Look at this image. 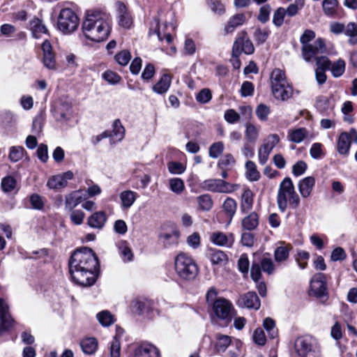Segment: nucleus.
<instances>
[{
	"label": "nucleus",
	"mask_w": 357,
	"mask_h": 357,
	"mask_svg": "<svg viewBox=\"0 0 357 357\" xmlns=\"http://www.w3.org/2000/svg\"><path fill=\"white\" fill-rule=\"evenodd\" d=\"M99 262L94 252L88 248L78 249L69 260V272L73 281L82 287H91L96 281Z\"/></svg>",
	"instance_id": "nucleus-1"
},
{
	"label": "nucleus",
	"mask_w": 357,
	"mask_h": 357,
	"mask_svg": "<svg viewBox=\"0 0 357 357\" xmlns=\"http://www.w3.org/2000/svg\"><path fill=\"white\" fill-rule=\"evenodd\" d=\"M111 22L109 14L100 10H91L88 12L82 24L84 34L92 41H103L109 34Z\"/></svg>",
	"instance_id": "nucleus-2"
},
{
	"label": "nucleus",
	"mask_w": 357,
	"mask_h": 357,
	"mask_svg": "<svg viewBox=\"0 0 357 357\" xmlns=\"http://www.w3.org/2000/svg\"><path fill=\"white\" fill-rule=\"evenodd\" d=\"M277 204L280 212L284 213L288 205L293 209L300 206L301 198L296 192L291 178L285 177L280 183L277 194Z\"/></svg>",
	"instance_id": "nucleus-3"
},
{
	"label": "nucleus",
	"mask_w": 357,
	"mask_h": 357,
	"mask_svg": "<svg viewBox=\"0 0 357 357\" xmlns=\"http://www.w3.org/2000/svg\"><path fill=\"white\" fill-rule=\"evenodd\" d=\"M177 275L184 280L190 281L197 277L199 268L195 260L184 252L179 253L174 260Z\"/></svg>",
	"instance_id": "nucleus-4"
},
{
	"label": "nucleus",
	"mask_w": 357,
	"mask_h": 357,
	"mask_svg": "<svg viewBox=\"0 0 357 357\" xmlns=\"http://www.w3.org/2000/svg\"><path fill=\"white\" fill-rule=\"evenodd\" d=\"M295 350L300 357H320L321 349L317 340L312 337L303 336L296 339Z\"/></svg>",
	"instance_id": "nucleus-5"
},
{
	"label": "nucleus",
	"mask_w": 357,
	"mask_h": 357,
	"mask_svg": "<svg viewBox=\"0 0 357 357\" xmlns=\"http://www.w3.org/2000/svg\"><path fill=\"white\" fill-rule=\"evenodd\" d=\"M79 25V18L70 8H63L59 13L57 27L63 33L68 34L75 31Z\"/></svg>",
	"instance_id": "nucleus-6"
},
{
	"label": "nucleus",
	"mask_w": 357,
	"mask_h": 357,
	"mask_svg": "<svg viewBox=\"0 0 357 357\" xmlns=\"http://www.w3.org/2000/svg\"><path fill=\"white\" fill-rule=\"evenodd\" d=\"M201 188L212 192L230 194L237 190L239 185L220 178H209L201 183Z\"/></svg>",
	"instance_id": "nucleus-7"
},
{
	"label": "nucleus",
	"mask_w": 357,
	"mask_h": 357,
	"mask_svg": "<svg viewBox=\"0 0 357 357\" xmlns=\"http://www.w3.org/2000/svg\"><path fill=\"white\" fill-rule=\"evenodd\" d=\"M261 271L268 275H273L275 271V266L271 258L263 256L259 261H252L250 275L251 278L257 282L262 278Z\"/></svg>",
	"instance_id": "nucleus-8"
},
{
	"label": "nucleus",
	"mask_w": 357,
	"mask_h": 357,
	"mask_svg": "<svg viewBox=\"0 0 357 357\" xmlns=\"http://www.w3.org/2000/svg\"><path fill=\"white\" fill-rule=\"evenodd\" d=\"M215 315L220 319L230 323L235 313L232 303L224 298H218L212 306Z\"/></svg>",
	"instance_id": "nucleus-9"
},
{
	"label": "nucleus",
	"mask_w": 357,
	"mask_h": 357,
	"mask_svg": "<svg viewBox=\"0 0 357 357\" xmlns=\"http://www.w3.org/2000/svg\"><path fill=\"white\" fill-rule=\"evenodd\" d=\"M351 142L357 144V130L351 128L349 132L340 134L337 141V151L339 154L347 156L351 146Z\"/></svg>",
	"instance_id": "nucleus-10"
},
{
	"label": "nucleus",
	"mask_w": 357,
	"mask_h": 357,
	"mask_svg": "<svg viewBox=\"0 0 357 357\" xmlns=\"http://www.w3.org/2000/svg\"><path fill=\"white\" fill-rule=\"evenodd\" d=\"M280 138L278 135H270L258 151L259 162L264 165L266 163L269 155L273 148L279 143Z\"/></svg>",
	"instance_id": "nucleus-11"
},
{
	"label": "nucleus",
	"mask_w": 357,
	"mask_h": 357,
	"mask_svg": "<svg viewBox=\"0 0 357 357\" xmlns=\"http://www.w3.org/2000/svg\"><path fill=\"white\" fill-rule=\"evenodd\" d=\"M14 322L9 311L8 304L3 298H0V335L8 331L13 326Z\"/></svg>",
	"instance_id": "nucleus-12"
},
{
	"label": "nucleus",
	"mask_w": 357,
	"mask_h": 357,
	"mask_svg": "<svg viewBox=\"0 0 357 357\" xmlns=\"http://www.w3.org/2000/svg\"><path fill=\"white\" fill-rule=\"evenodd\" d=\"M310 290L317 297H321L326 294V278L324 273H316L310 281Z\"/></svg>",
	"instance_id": "nucleus-13"
},
{
	"label": "nucleus",
	"mask_w": 357,
	"mask_h": 357,
	"mask_svg": "<svg viewBox=\"0 0 357 357\" xmlns=\"http://www.w3.org/2000/svg\"><path fill=\"white\" fill-rule=\"evenodd\" d=\"M241 307L258 310L261 306L260 300L255 291H248L239 296L236 301Z\"/></svg>",
	"instance_id": "nucleus-14"
},
{
	"label": "nucleus",
	"mask_w": 357,
	"mask_h": 357,
	"mask_svg": "<svg viewBox=\"0 0 357 357\" xmlns=\"http://www.w3.org/2000/svg\"><path fill=\"white\" fill-rule=\"evenodd\" d=\"M325 47V44L322 38H318L314 45L310 44L308 45L302 46V55L303 58L306 61H310L317 54H319V50Z\"/></svg>",
	"instance_id": "nucleus-15"
},
{
	"label": "nucleus",
	"mask_w": 357,
	"mask_h": 357,
	"mask_svg": "<svg viewBox=\"0 0 357 357\" xmlns=\"http://www.w3.org/2000/svg\"><path fill=\"white\" fill-rule=\"evenodd\" d=\"M210 239L215 245L222 247L230 248L234 243V236L232 234H225L220 231L213 233Z\"/></svg>",
	"instance_id": "nucleus-16"
},
{
	"label": "nucleus",
	"mask_w": 357,
	"mask_h": 357,
	"mask_svg": "<svg viewBox=\"0 0 357 357\" xmlns=\"http://www.w3.org/2000/svg\"><path fill=\"white\" fill-rule=\"evenodd\" d=\"M315 185V178L313 176H307L299 181L298 183V191L303 199L309 197Z\"/></svg>",
	"instance_id": "nucleus-17"
},
{
	"label": "nucleus",
	"mask_w": 357,
	"mask_h": 357,
	"mask_svg": "<svg viewBox=\"0 0 357 357\" xmlns=\"http://www.w3.org/2000/svg\"><path fill=\"white\" fill-rule=\"evenodd\" d=\"M134 357H160V351L153 344H142L135 349Z\"/></svg>",
	"instance_id": "nucleus-18"
},
{
	"label": "nucleus",
	"mask_w": 357,
	"mask_h": 357,
	"mask_svg": "<svg viewBox=\"0 0 357 357\" xmlns=\"http://www.w3.org/2000/svg\"><path fill=\"white\" fill-rule=\"evenodd\" d=\"M167 28V24L165 23L162 26H160L159 20L158 19H154V21L151 24L150 28V34L154 29V33L157 34L158 39L160 40H163L164 39H165L167 43H170L172 40V37L170 33H167L166 31Z\"/></svg>",
	"instance_id": "nucleus-19"
},
{
	"label": "nucleus",
	"mask_w": 357,
	"mask_h": 357,
	"mask_svg": "<svg viewBox=\"0 0 357 357\" xmlns=\"http://www.w3.org/2000/svg\"><path fill=\"white\" fill-rule=\"evenodd\" d=\"M245 16L244 14L238 13L231 16L225 26V34L231 33L235 29L244 24Z\"/></svg>",
	"instance_id": "nucleus-20"
},
{
	"label": "nucleus",
	"mask_w": 357,
	"mask_h": 357,
	"mask_svg": "<svg viewBox=\"0 0 357 357\" xmlns=\"http://www.w3.org/2000/svg\"><path fill=\"white\" fill-rule=\"evenodd\" d=\"M275 91V88L272 89V93L275 98L282 101L287 100L293 95V88L289 84H284L279 86Z\"/></svg>",
	"instance_id": "nucleus-21"
},
{
	"label": "nucleus",
	"mask_w": 357,
	"mask_h": 357,
	"mask_svg": "<svg viewBox=\"0 0 357 357\" xmlns=\"http://www.w3.org/2000/svg\"><path fill=\"white\" fill-rule=\"evenodd\" d=\"M107 221V216L104 211L93 213L88 218V225L94 229H102Z\"/></svg>",
	"instance_id": "nucleus-22"
},
{
	"label": "nucleus",
	"mask_w": 357,
	"mask_h": 357,
	"mask_svg": "<svg viewBox=\"0 0 357 357\" xmlns=\"http://www.w3.org/2000/svg\"><path fill=\"white\" fill-rule=\"evenodd\" d=\"M84 199L79 191H73L67 195L65 198V208L68 211H73Z\"/></svg>",
	"instance_id": "nucleus-23"
},
{
	"label": "nucleus",
	"mask_w": 357,
	"mask_h": 357,
	"mask_svg": "<svg viewBox=\"0 0 357 357\" xmlns=\"http://www.w3.org/2000/svg\"><path fill=\"white\" fill-rule=\"evenodd\" d=\"M119 197L121 202L122 208L127 209L133 205L138 197V195L132 190H128L121 192L119 195Z\"/></svg>",
	"instance_id": "nucleus-24"
},
{
	"label": "nucleus",
	"mask_w": 357,
	"mask_h": 357,
	"mask_svg": "<svg viewBox=\"0 0 357 357\" xmlns=\"http://www.w3.org/2000/svg\"><path fill=\"white\" fill-rule=\"evenodd\" d=\"M171 77L167 74H164L161 76L158 82L153 86V91L158 94H163L166 93L171 85Z\"/></svg>",
	"instance_id": "nucleus-25"
},
{
	"label": "nucleus",
	"mask_w": 357,
	"mask_h": 357,
	"mask_svg": "<svg viewBox=\"0 0 357 357\" xmlns=\"http://www.w3.org/2000/svg\"><path fill=\"white\" fill-rule=\"evenodd\" d=\"M109 136L112 140L115 142H120L123 139L125 135V128L122 126L119 119H116L112 124V130L109 131Z\"/></svg>",
	"instance_id": "nucleus-26"
},
{
	"label": "nucleus",
	"mask_w": 357,
	"mask_h": 357,
	"mask_svg": "<svg viewBox=\"0 0 357 357\" xmlns=\"http://www.w3.org/2000/svg\"><path fill=\"white\" fill-rule=\"evenodd\" d=\"M271 88L278 87L279 86H282L284 84H289L285 76V73L284 71L279 68L274 69L271 74Z\"/></svg>",
	"instance_id": "nucleus-27"
},
{
	"label": "nucleus",
	"mask_w": 357,
	"mask_h": 357,
	"mask_svg": "<svg viewBox=\"0 0 357 357\" xmlns=\"http://www.w3.org/2000/svg\"><path fill=\"white\" fill-rule=\"evenodd\" d=\"M30 30L35 38H39L43 33H47V29L43 24L42 20L37 17H34L29 23Z\"/></svg>",
	"instance_id": "nucleus-28"
},
{
	"label": "nucleus",
	"mask_w": 357,
	"mask_h": 357,
	"mask_svg": "<svg viewBox=\"0 0 357 357\" xmlns=\"http://www.w3.org/2000/svg\"><path fill=\"white\" fill-rule=\"evenodd\" d=\"M118 11L119 25L126 29L130 28L132 22L124 3H119Z\"/></svg>",
	"instance_id": "nucleus-29"
},
{
	"label": "nucleus",
	"mask_w": 357,
	"mask_h": 357,
	"mask_svg": "<svg viewBox=\"0 0 357 357\" xmlns=\"http://www.w3.org/2000/svg\"><path fill=\"white\" fill-rule=\"evenodd\" d=\"M209 259L213 265H225L227 261V255L222 250L211 249L209 250Z\"/></svg>",
	"instance_id": "nucleus-30"
},
{
	"label": "nucleus",
	"mask_w": 357,
	"mask_h": 357,
	"mask_svg": "<svg viewBox=\"0 0 357 357\" xmlns=\"http://www.w3.org/2000/svg\"><path fill=\"white\" fill-rule=\"evenodd\" d=\"M242 227L245 230L252 231L259 225V215L256 212H252L245 217L241 222Z\"/></svg>",
	"instance_id": "nucleus-31"
},
{
	"label": "nucleus",
	"mask_w": 357,
	"mask_h": 357,
	"mask_svg": "<svg viewBox=\"0 0 357 357\" xmlns=\"http://www.w3.org/2000/svg\"><path fill=\"white\" fill-rule=\"evenodd\" d=\"M291 249L290 245H286L282 243L274 252V258L276 262L280 263L286 261L289 255V251Z\"/></svg>",
	"instance_id": "nucleus-32"
},
{
	"label": "nucleus",
	"mask_w": 357,
	"mask_h": 357,
	"mask_svg": "<svg viewBox=\"0 0 357 357\" xmlns=\"http://www.w3.org/2000/svg\"><path fill=\"white\" fill-rule=\"evenodd\" d=\"M307 130L305 128L290 130L288 132V139L294 143H301L307 137Z\"/></svg>",
	"instance_id": "nucleus-33"
},
{
	"label": "nucleus",
	"mask_w": 357,
	"mask_h": 357,
	"mask_svg": "<svg viewBox=\"0 0 357 357\" xmlns=\"http://www.w3.org/2000/svg\"><path fill=\"white\" fill-rule=\"evenodd\" d=\"M82 351L86 354H93L98 348V341L94 337H87L80 342Z\"/></svg>",
	"instance_id": "nucleus-34"
},
{
	"label": "nucleus",
	"mask_w": 357,
	"mask_h": 357,
	"mask_svg": "<svg viewBox=\"0 0 357 357\" xmlns=\"http://www.w3.org/2000/svg\"><path fill=\"white\" fill-rule=\"evenodd\" d=\"M231 337L229 335L217 334L215 349L218 352H225L227 347L231 344Z\"/></svg>",
	"instance_id": "nucleus-35"
},
{
	"label": "nucleus",
	"mask_w": 357,
	"mask_h": 357,
	"mask_svg": "<svg viewBox=\"0 0 357 357\" xmlns=\"http://www.w3.org/2000/svg\"><path fill=\"white\" fill-rule=\"evenodd\" d=\"M246 178L251 181H257L260 178V173L257 169L255 163L248 160L245 163Z\"/></svg>",
	"instance_id": "nucleus-36"
},
{
	"label": "nucleus",
	"mask_w": 357,
	"mask_h": 357,
	"mask_svg": "<svg viewBox=\"0 0 357 357\" xmlns=\"http://www.w3.org/2000/svg\"><path fill=\"white\" fill-rule=\"evenodd\" d=\"M253 204V195L250 190H246L244 191L242 195V200L241 204V209L243 213H247L249 211Z\"/></svg>",
	"instance_id": "nucleus-37"
},
{
	"label": "nucleus",
	"mask_w": 357,
	"mask_h": 357,
	"mask_svg": "<svg viewBox=\"0 0 357 357\" xmlns=\"http://www.w3.org/2000/svg\"><path fill=\"white\" fill-rule=\"evenodd\" d=\"M197 202L199 208L203 211H208L213 207V200L211 196L208 194L200 195L197 197Z\"/></svg>",
	"instance_id": "nucleus-38"
},
{
	"label": "nucleus",
	"mask_w": 357,
	"mask_h": 357,
	"mask_svg": "<svg viewBox=\"0 0 357 357\" xmlns=\"http://www.w3.org/2000/svg\"><path fill=\"white\" fill-rule=\"evenodd\" d=\"M344 34L349 37V43L354 45L357 44V24L349 22L345 26Z\"/></svg>",
	"instance_id": "nucleus-39"
},
{
	"label": "nucleus",
	"mask_w": 357,
	"mask_h": 357,
	"mask_svg": "<svg viewBox=\"0 0 357 357\" xmlns=\"http://www.w3.org/2000/svg\"><path fill=\"white\" fill-rule=\"evenodd\" d=\"M222 208H223L224 211L230 218V220H231V218L235 215L236 211V208H237L236 202L231 197H227L223 202Z\"/></svg>",
	"instance_id": "nucleus-40"
},
{
	"label": "nucleus",
	"mask_w": 357,
	"mask_h": 357,
	"mask_svg": "<svg viewBox=\"0 0 357 357\" xmlns=\"http://www.w3.org/2000/svg\"><path fill=\"white\" fill-rule=\"evenodd\" d=\"M119 254L124 261H130L133 259V253L126 241H121L119 246Z\"/></svg>",
	"instance_id": "nucleus-41"
},
{
	"label": "nucleus",
	"mask_w": 357,
	"mask_h": 357,
	"mask_svg": "<svg viewBox=\"0 0 357 357\" xmlns=\"http://www.w3.org/2000/svg\"><path fill=\"white\" fill-rule=\"evenodd\" d=\"M345 66V61L343 59H340L333 63H331V68L329 70H331L332 75L335 77H339L344 73Z\"/></svg>",
	"instance_id": "nucleus-42"
},
{
	"label": "nucleus",
	"mask_w": 357,
	"mask_h": 357,
	"mask_svg": "<svg viewBox=\"0 0 357 357\" xmlns=\"http://www.w3.org/2000/svg\"><path fill=\"white\" fill-rule=\"evenodd\" d=\"M211 10L216 15H222L225 13V6L220 0H206Z\"/></svg>",
	"instance_id": "nucleus-43"
},
{
	"label": "nucleus",
	"mask_w": 357,
	"mask_h": 357,
	"mask_svg": "<svg viewBox=\"0 0 357 357\" xmlns=\"http://www.w3.org/2000/svg\"><path fill=\"white\" fill-rule=\"evenodd\" d=\"M100 324L103 326H109L114 323L112 314L107 310H103L96 315Z\"/></svg>",
	"instance_id": "nucleus-44"
},
{
	"label": "nucleus",
	"mask_w": 357,
	"mask_h": 357,
	"mask_svg": "<svg viewBox=\"0 0 357 357\" xmlns=\"http://www.w3.org/2000/svg\"><path fill=\"white\" fill-rule=\"evenodd\" d=\"M148 307L149 304L147 301L138 299L134 300L130 305L132 312L137 314H143Z\"/></svg>",
	"instance_id": "nucleus-45"
},
{
	"label": "nucleus",
	"mask_w": 357,
	"mask_h": 357,
	"mask_svg": "<svg viewBox=\"0 0 357 357\" xmlns=\"http://www.w3.org/2000/svg\"><path fill=\"white\" fill-rule=\"evenodd\" d=\"M337 3V0H324L322 7L324 13L328 16L333 15L336 12Z\"/></svg>",
	"instance_id": "nucleus-46"
},
{
	"label": "nucleus",
	"mask_w": 357,
	"mask_h": 357,
	"mask_svg": "<svg viewBox=\"0 0 357 357\" xmlns=\"http://www.w3.org/2000/svg\"><path fill=\"white\" fill-rule=\"evenodd\" d=\"M169 185L170 190L176 194L181 193L185 188L183 181L179 178L169 179Z\"/></svg>",
	"instance_id": "nucleus-47"
},
{
	"label": "nucleus",
	"mask_w": 357,
	"mask_h": 357,
	"mask_svg": "<svg viewBox=\"0 0 357 357\" xmlns=\"http://www.w3.org/2000/svg\"><path fill=\"white\" fill-rule=\"evenodd\" d=\"M256 115L257 118L261 121L268 120V116L271 113V109L268 106L264 104H259L256 108Z\"/></svg>",
	"instance_id": "nucleus-48"
},
{
	"label": "nucleus",
	"mask_w": 357,
	"mask_h": 357,
	"mask_svg": "<svg viewBox=\"0 0 357 357\" xmlns=\"http://www.w3.org/2000/svg\"><path fill=\"white\" fill-rule=\"evenodd\" d=\"M297 3H291L286 9L284 12L289 17H294L296 15L298 11L303 7L304 0H296Z\"/></svg>",
	"instance_id": "nucleus-49"
},
{
	"label": "nucleus",
	"mask_w": 357,
	"mask_h": 357,
	"mask_svg": "<svg viewBox=\"0 0 357 357\" xmlns=\"http://www.w3.org/2000/svg\"><path fill=\"white\" fill-rule=\"evenodd\" d=\"M245 137L246 139L252 143H255L258 137L259 131L258 129L251 123H246L245 125Z\"/></svg>",
	"instance_id": "nucleus-50"
},
{
	"label": "nucleus",
	"mask_w": 357,
	"mask_h": 357,
	"mask_svg": "<svg viewBox=\"0 0 357 357\" xmlns=\"http://www.w3.org/2000/svg\"><path fill=\"white\" fill-rule=\"evenodd\" d=\"M224 144L222 142H218L212 144L209 147V156L212 158H218L224 151Z\"/></svg>",
	"instance_id": "nucleus-51"
},
{
	"label": "nucleus",
	"mask_w": 357,
	"mask_h": 357,
	"mask_svg": "<svg viewBox=\"0 0 357 357\" xmlns=\"http://www.w3.org/2000/svg\"><path fill=\"white\" fill-rule=\"evenodd\" d=\"M47 185L50 189L57 190L66 187L62 178L59 174L52 176L49 178Z\"/></svg>",
	"instance_id": "nucleus-52"
},
{
	"label": "nucleus",
	"mask_w": 357,
	"mask_h": 357,
	"mask_svg": "<svg viewBox=\"0 0 357 357\" xmlns=\"http://www.w3.org/2000/svg\"><path fill=\"white\" fill-rule=\"evenodd\" d=\"M179 235L176 231H172L168 234H163L160 236L165 245H170L178 242Z\"/></svg>",
	"instance_id": "nucleus-53"
},
{
	"label": "nucleus",
	"mask_w": 357,
	"mask_h": 357,
	"mask_svg": "<svg viewBox=\"0 0 357 357\" xmlns=\"http://www.w3.org/2000/svg\"><path fill=\"white\" fill-rule=\"evenodd\" d=\"M310 259V254L305 250H299L296 256V261L301 269L307 267V261Z\"/></svg>",
	"instance_id": "nucleus-54"
},
{
	"label": "nucleus",
	"mask_w": 357,
	"mask_h": 357,
	"mask_svg": "<svg viewBox=\"0 0 357 357\" xmlns=\"http://www.w3.org/2000/svg\"><path fill=\"white\" fill-rule=\"evenodd\" d=\"M285 15L284 8L282 7H280L275 10L273 16V23L274 25L277 27H280L284 23Z\"/></svg>",
	"instance_id": "nucleus-55"
},
{
	"label": "nucleus",
	"mask_w": 357,
	"mask_h": 357,
	"mask_svg": "<svg viewBox=\"0 0 357 357\" xmlns=\"http://www.w3.org/2000/svg\"><path fill=\"white\" fill-rule=\"evenodd\" d=\"M116 61L121 66H126L131 59V54L128 50H122L115 55Z\"/></svg>",
	"instance_id": "nucleus-56"
},
{
	"label": "nucleus",
	"mask_w": 357,
	"mask_h": 357,
	"mask_svg": "<svg viewBox=\"0 0 357 357\" xmlns=\"http://www.w3.org/2000/svg\"><path fill=\"white\" fill-rule=\"evenodd\" d=\"M211 98V91L206 88L202 89L196 96V100L201 104L208 103Z\"/></svg>",
	"instance_id": "nucleus-57"
},
{
	"label": "nucleus",
	"mask_w": 357,
	"mask_h": 357,
	"mask_svg": "<svg viewBox=\"0 0 357 357\" xmlns=\"http://www.w3.org/2000/svg\"><path fill=\"white\" fill-rule=\"evenodd\" d=\"M16 180L10 176H6L2 179L1 187L5 192H11L16 187Z\"/></svg>",
	"instance_id": "nucleus-58"
},
{
	"label": "nucleus",
	"mask_w": 357,
	"mask_h": 357,
	"mask_svg": "<svg viewBox=\"0 0 357 357\" xmlns=\"http://www.w3.org/2000/svg\"><path fill=\"white\" fill-rule=\"evenodd\" d=\"M24 148L22 146H12L10 149L9 158L13 162H17L22 158Z\"/></svg>",
	"instance_id": "nucleus-59"
},
{
	"label": "nucleus",
	"mask_w": 357,
	"mask_h": 357,
	"mask_svg": "<svg viewBox=\"0 0 357 357\" xmlns=\"http://www.w3.org/2000/svg\"><path fill=\"white\" fill-rule=\"evenodd\" d=\"M264 327L268 332L271 338H274L277 335L275 321L271 318H266L264 321Z\"/></svg>",
	"instance_id": "nucleus-60"
},
{
	"label": "nucleus",
	"mask_w": 357,
	"mask_h": 357,
	"mask_svg": "<svg viewBox=\"0 0 357 357\" xmlns=\"http://www.w3.org/2000/svg\"><path fill=\"white\" fill-rule=\"evenodd\" d=\"M70 220L75 225L82 224L85 214L81 210L70 211Z\"/></svg>",
	"instance_id": "nucleus-61"
},
{
	"label": "nucleus",
	"mask_w": 357,
	"mask_h": 357,
	"mask_svg": "<svg viewBox=\"0 0 357 357\" xmlns=\"http://www.w3.org/2000/svg\"><path fill=\"white\" fill-rule=\"evenodd\" d=\"M234 163L235 160L233 155L230 153H227L219 160L218 166L221 169H227V167L234 165Z\"/></svg>",
	"instance_id": "nucleus-62"
},
{
	"label": "nucleus",
	"mask_w": 357,
	"mask_h": 357,
	"mask_svg": "<svg viewBox=\"0 0 357 357\" xmlns=\"http://www.w3.org/2000/svg\"><path fill=\"white\" fill-rule=\"evenodd\" d=\"M30 203L33 209L41 210L44 206V199L38 194H33L30 197Z\"/></svg>",
	"instance_id": "nucleus-63"
},
{
	"label": "nucleus",
	"mask_w": 357,
	"mask_h": 357,
	"mask_svg": "<svg viewBox=\"0 0 357 357\" xmlns=\"http://www.w3.org/2000/svg\"><path fill=\"white\" fill-rule=\"evenodd\" d=\"M121 345L120 341L116 337H114L110 344V357H120Z\"/></svg>",
	"instance_id": "nucleus-64"
}]
</instances>
